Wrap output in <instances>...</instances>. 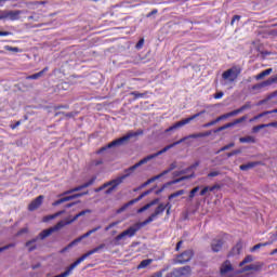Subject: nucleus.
I'll use <instances>...</instances> for the list:
<instances>
[{
	"instance_id": "f257e3e1",
	"label": "nucleus",
	"mask_w": 277,
	"mask_h": 277,
	"mask_svg": "<svg viewBox=\"0 0 277 277\" xmlns=\"http://www.w3.org/2000/svg\"><path fill=\"white\" fill-rule=\"evenodd\" d=\"M212 133H213V131H211V130L206 131V132L194 133V134L184 136L181 140H179L170 145H167L164 148L157 151L156 154H151V155L141 159L137 163L133 164L132 167L126 169L124 173L128 174L127 179H129V176H131V173L135 172V170H137V168H140V166H144V163H148V161L156 159V157H159V155H163V153H168V150H170V148H174V146H179V144H183V142H186V140H198V137H209L210 135H212Z\"/></svg>"
},
{
	"instance_id": "f03ea898",
	"label": "nucleus",
	"mask_w": 277,
	"mask_h": 277,
	"mask_svg": "<svg viewBox=\"0 0 277 277\" xmlns=\"http://www.w3.org/2000/svg\"><path fill=\"white\" fill-rule=\"evenodd\" d=\"M137 135H144V131L138 130L137 132H130V133L126 134L124 136L117 138V140L110 142L109 144H107L106 146L100 148L96 151V154L101 155L102 153H105V150H108V148H114L116 146H122V145L127 144V142H129V140H131V137H137Z\"/></svg>"
},
{
	"instance_id": "7ed1b4c3",
	"label": "nucleus",
	"mask_w": 277,
	"mask_h": 277,
	"mask_svg": "<svg viewBox=\"0 0 277 277\" xmlns=\"http://www.w3.org/2000/svg\"><path fill=\"white\" fill-rule=\"evenodd\" d=\"M144 226H147L146 224H144V221L130 226L128 229L123 230L121 234L115 237V246H120V242L118 241L124 239V237H135L137 232H140L141 228H144Z\"/></svg>"
},
{
	"instance_id": "20e7f679",
	"label": "nucleus",
	"mask_w": 277,
	"mask_h": 277,
	"mask_svg": "<svg viewBox=\"0 0 277 277\" xmlns=\"http://www.w3.org/2000/svg\"><path fill=\"white\" fill-rule=\"evenodd\" d=\"M128 176H129V174H123V175H121V176H119V177H117L115 180H111V181L103 184L98 188H95V193L98 194V192H103V189H106V187H109L111 185V187L106 190V194H111V192H114V189H116V187H118V185H121V183Z\"/></svg>"
},
{
	"instance_id": "39448f33",
	"label": "nucleus",
	"mask_w": 277,
	"mask_h": 277,
	"mask_svg": "<svg viewBox=\"0 0 277 277\" xmlns=\"http://www.w3.org/2000/svg\"><path fill=\"white\" fill-rule=\"evenodd\" d=\"M207 114V110H200L199 113L183 119L181 121L175 122L173 126L169 127L167 130H164V133H170V131H174L176 129H181V127H185V124H189L192 120H196V118H200V116Z\"/></svg>"
},
{
	"instance_id": "423d86ee",
	"label": "nucleus",
	"mask_w": 277,
	"mask_h": 277,
	"mask_svg": "<svg viewBox=\"0 0 277 277\" xmlns=\"http://www.w3.org/2000/svg\"><path fill=\"white\" fill-rule=\"evenodd\" d=\"M239 75H241V67L233 66L222 74V79H224V81H228L229 83H235V81H237L239 78Z\"/></svg>"
},
{
	"instance_id": "0eeeda50",
	"label": "nucleus",
	"mask_w": 277,
	"mask_h": 277,
	"mask_svg": "<svg viewBox=\"0 0 277 277\" xmlns=\"http://www.w3.org/2000/svg\"><path fill=\"white\" fill-rule=\"evenodd\" d=\"M96 230H101V226H97L89 232H87L85 234H83L82 236L76 238L75 240H72L68 246H66L65 248H63L60 253L64 254V252H68V250H70V248H74V246H77V243H81V241H83V239L90 237V235H93V233H96Z\"/></svg>"
},
{
	"instance_id": "6e6552de",
	"label": "nucleus",
	"mask_w": 277,
	"mask_h": 277,
	"mask_svg": "<svg viewBox=\"0 0 277 277\" xmlns=\"http://www.w3.org/2000/svg\"><path fill=\"white\" fill-rule=\"evenodd\" d=\"M67 223H65L64 221H60L58 223H56L55 226L50 227L48 229H43L39 236L37 237L38 239H47V237H51V235H53V233H57V230H61V228H64V226H66Z\"/></svg>"
},
{
	"instance_id": "1a4fd4ad",
	"label": "nucleus",
	"mask_w": 277,
	"mask_h": 277,
	"mask_svg": "<svg viewBox=\"0 0 277 277\" xmlns=\"http://www.w3.org/2000/svg\"><path fill=\"white\" fill-rule=\"evenodd\" d=\"M96 183V176H93L90 181L85 182L84 184L77 186L75 188H71L69 190L64 192L63 194L58 195V198H62V196H68L70 194H75V192H81V189H85Z\"/></svg>"
},
{
	"instance_id": "9d476101",
	"label": "nucleus",
	"mask_w": 277,
	"mask_h": 277,
	"mask_svg": "<svg viewBox=\"0 0 277 277\" xmlns=\"http://www.w3.org/2000/svg\"><path fill=\"white\" fill-rule=\"evenodd\" d=\"M172 170H176V162L171 163L170 167L167 170L162 171L160 174L155 175V176L150 177L149 180H147L142 185V187H146V186L150 185V183H155V181H159V179H161V176H166V174H170V172H172Z\"/></svg>"
},
{
	"instance_id": "9b49d317",
	"label": "nucleus",
	"mask_w": 277,
	"mask_h": 277,
	"mask_svg": "<svg viewBox=\"0 0 277 277\" xmlns=\"http://www.w3.org/2000/svg\"><path fill=\"white\" fill-rule=\"evenodd\" d=\"M166 211V207L163 203H159L158 207L155 209L154 213H151L145 221H143V224H150L151 222H155L159 217V215H163V212Z\"/></svg>"
},
{
	"instance_id": "f8f14e48",
	"label": "nucleus",
	"mask_w": 277,
	"mask_h": 277,
	"mask_svg": "<svg viewBox=\"0 0 277 277\" xmlns=\"http://www.w3.org/2000/svg\"><path fill=\"white\" fill-rule=\"evenodd\" d=\"M193 258H194V251L186 250L176 256L175 263H177L179 265H184V263H189V260Z\"/></svg>"
},
{
	"instance_id": "ddd939ff",
	"label": "nucleus",
	"mask_w": 277,
	"mask_h": 277,
	"mask_svg": "<svg viewBox=\"0 0 277 277\" xmlns=\"http://www.w3.org/2000/svg\"><path fill=\"white\" fill-rule=\"evenodd\" d=\"M88 193H79L70 196L62 197L52 203V207H60V205H64V202H70V200H75V198H81V196H85Z\"/></svg>"
},
{
	"instance_id": "4468645a",
	"label": "nucleus",
	"mask_w": 277,
	"mask_h": 277,
	"mask_svg": "<svg viewBox=\"0 0 277 277\" xmlns=\"http://www.w3.org/2000/svg\"><path fill=\"white\" fill-rule=\"evenodd\" d=\"M148 194H150V190H145L144 193H142L137 198L130 200L129 202L124 203L119 210L118 213H122V211H127V209H129V207L135 205L136 202H140V200H142V198H145V196H148Z\"/></svg>"
},
{
	"instance_id": "2eb2a0df",
	"label": "nucleus",
	"mask_w": 277,
	"mask_h": 277,
	"mask_svg": "<svg viewBox=\"0 0 277 277\" xmlns=\"http://www.w3.org/2000/svg\"><path fill=\"white\" fill-rule=\"evenodd\" d=\"M189 276H192V266L180 267L171 274V277H189Z\"/></svg>"
},
{
	"instance_id": "dca6fc26",
	"label": "nucleus",
	"mask_w": 277,
	"mask_h": 277,
	"mask_svg": "<svg viewBox=\"0 0 277 277\" xmlns=\"http://www.w3.org/2000/svg\"><path fill=\"white\" fill-rule=\"evenodd\" d=\"M273 83H277V75L272 77V78H268L267 80H265L261 83L254 84L252 87V90H263V88H267L269 85H273Z\"/></svg>"
},
{
	"instance_id": "f3484780",
	"label": "nucleus",
	"mask_w": 277,
	"mask_h": 277,
	"mask_svg": "<svg viewBox=\"0 0 277 277\" xmlns=\"http://www.w3.org/2000/svg\"><path fill=\"white\" fill-rule=\"evenodd\" d=\"M44 201V196L40 195L35 200H32L28 205V211H36V209H40L42 207V202Z\"/></svg>"
},
{
	"instance_id": "a211bd4d",
	"label": "nucleus",
	"mask_w": 277,
	"mask_h": 277,
	"mask_svg": "<svg viewBox=\"0 0 277 277\" xmlns=\"http://www.w3.org/2000/svg\"><path fill=\"white\" fill-rule=\"evenodd\" d=\"M235 268L233 267V264L230 261L226 260L220 268V274L221 276H226V274H230V272H234Z\"/></svg>"
},
{
	"instance_id": "6ab92c4d",
	"label": "nucleus",
	"mask_w": 277,
	"mask_h": 277,
	"mask_svg": "<svg viewBox=\"0 0 277 277\" xmlns=\"http://www.w3.org/2000/svg\"><path fill=\"white\" fill-rule=\"evenodd\" d=\"M246 109H252V104L250 102H247L245 105H242L240 108H237L233 111L227 113L229 118H233V116H239L242 111H246Z\"/></svg>"
},
{
	"instance_id": "aec40b11",
	"label": "nucleus",
	"mask_w": 277,
	"mask_h": 277,
	"mask_svg": "<svg viewBox=\"0 0 277 277\" xmlns=\"http://www.w3.org/2000/svg\"><path fill=\"white\" fill-rule=\"evenodd\" d=\"M269 127L277 128V121L255 126L252 128V133H259V131H261V129H269Z\"/></svg>"
},
{
	"instance_id": "412c9836",
	"label": "nucleus",
	"mask_w": 277,
	"mask_h": 277,
	"mask_svg": "<svg viewBox=\"0 0 277 277\" xmlns=\"http://www.w3.org/2000/svg\"><path fill=\"white\" fill-rule=\"evenodd\" d=\"M223 246H224L223 239H213L211 243V249L213 252H220Z\"/></svg>"
},
{
	"instance_id": "4be33fe9",
	"label": "nucleus",
	"mask_w": 277,
	"mask_h": 277,
	"mask_svg": "<svg viewBox=\"0 0 277 277\" xmlns=\"http://www.w3.org/2000/svg\"><path fill=\"white\" fill-rule=\"evenodd\" d=\"M21 14H23V11H8L6 21H18V18H21Z\"/></svg>"
},
{
	"instance_id": "5701e85b",
	"label": "nucleus",
	"mask_w": 277,
	"mask_h": 277,
	"mask_svg": "<svg viewBox=\"0 0 277 277\" xmlns=\"http://www.w3.org/2000/svg\"><path fill=\"white\" fill-rule=\"evenodd\" d=\"M215 189H220L219 184H215L213 186H206L200 190L199 196H207L208 192H215Z\"/></svg>"
},
{
	"instance_id": "b1692460",
	"label": "nucleus",
	"mask_w": 277,
	"mask_h": 277,
	"mask_svg": "<svg viewBox=\"0 0 277 277\" xmlns=\"http://www.w3.org/2000/svg\"><path fill=\"white\" fill-rule=\"evenodd\" d=\"M90 210H83L81 212H79L78 214H76L71 220L69 221H64V223L66 224V226H68L69 224H72V222H77V220H79V217L85 215V213H90Z\"/></svg>"
},
{
	"instance_id": "393cba45",
	"label": "nucleus",
	"mask_w": 277,
	"mask_h": 277,
	"mask_svg": "<svg viewBox=\"0 0 277 277\" xmlns=\"http://www.w3.org/2000/svg\"><path fill=\"white\" fill-rule=\"evenodd\" d=\"M44 72H49V67H44L41 71L30 75V76L26 77V79H28V80L40 79V77H43Z\"/></svg>"
},
{
	"instance_id": "a878e982",
	"label": "nucleus",
	"mask_w": 277,
	"mask_h": 277,
	"mask_svg": "<svg viewBox=\"0 0 277 277\" xmlns=\"http://www.w3.org/2000/svg\"><path fill=\"white\" fill-rule=\"evenodd\" d=\"M261 162H248L246 164H241L239 168L242 172H248V170H252V168H256Z\"/></svg>"
},
{
	"instance_id": "bb28decb",
	"label": "nucleus",
	"mask_w": 277,
	"mask_h": 277,
	"mask_svg": "<svg viewBox=\"0 0 277 277\" xmlns=\"http://www.w3.org/2000/svg\"><path fill=\"white\" fill-rule=\"evenodd\" d=\"M274 243V241H267V242H260L255 246H253L251 249H250V252H256V250H261V248H265L267 246H272Z\"/></svg>"
},
{
	"instance_id": "cd10ccee",
	"label": "nucleus",
	"mask_w": 277,
	"mask_h": 277,
	"mask_svg": "<svg viewBox=\"0 0 277 277\" xmlns=\"http://www.w3.org/2000/svg\"><path fill=\"white\" fill-rule=\"evenodd\" d=\"M241 250H243V242L239 240L232 249L230 254H241Z\"/></svg>"
},
{
	"instance_id": "c85d7f7f",
	"label": "nucleus",
	"mask_w": 277,
	"mask_h": 277,
	"mask_svg": "<svg viewBox=\"0 0 277 277\" xmlns=\"http://www.w3.org/2000/svg\"><path fill=\"white\" fill-rule=\"evenodd\" d=\"M240 144H256V138L254 136H243L239 138Z\"/></svg>"
},
{
	"instance_id": "c756f323",
	"label": "nucleus",
	"mask_w": 277,
	"mask_h": 277,
	"mask_svg": "<svg viewBox=\"0 0 277 277\" xmlns=\"http://www.w3.org/2000/svg\"><path fill=\"white\" fill-rule=\"evenodd\" d=\"M195 177H196V173H192L190 175H184L180 179L172 180L171 183H173V185H176V183H182V181H189V179H195Z\"/></svg>"
},
{
	"instance_id": "7c9ffc66",
	"label": "nucleus",
	"mask_w": 277,
	"mask_h": 277,
	"mask_svg": "<svg viewBox=\"0 0 277 277\" xmlns=\"http://www.w3.org/2000/svg\"><path fill=\"white\" fill-rule=\"evenodd\" d=\"M36 241H38V238H34L26 242V248H28V252H34V250L38 248V246H36Z\"/></svg>"
},
{
	"instance_id": "2f4dec72",
	"label": "nucleus",
	"mask_w": 277,
	"mask_h": 277,
	"mask_svg": "<svg viewBox=\"0 0 277 277\" xmlns=\"http://www.w3.org/2000/svg\"><path fill=\"white\" fill-rule=\"evenodd\" d=\"M274 69L268 68L256 75L254 78L256 81H261V79H264V77H267L268 75H272Z\"/></svg>"
},
{
	"instance_id": "473e14b6",
	"label": "nucleus",
	"mask_w": 277,
	"mask_h": 277,
	"mask_svg": "<svg viewBox=\"0 0 277 277\" xmlns=\"http://www.w3.org/2000/svg\"><path fill=\"white\" fill-rule=\"evenodd\" d=\"M66 213V210H61L52 215H48L43 217V222H50V220H55V217H60V215H64Z\"/></svg>"
},
{
	"instance_id": "72a5a7b5",
	"label": "nucleus",
	"mask_w": 277,
	"mask_h": 277,
	"mask_svg": "<svg viewBox=\"0 0 277 277\" xmlns=\"http://www.w3.org/2000/svg\"><path fill=\"white\" fill-rule=\"evenodd\" d=\"M130 96H134V101H137L138 98H146V96H148V91H145L144 93L133 91L130 93Z\"/></svg>"
},
{
	"instance_id": "f704fd0d",
	"label": "nucleus",
	"mask_w": 277,
	"mask_h": 277,
	"mask_svg": "<svg viewBox=\"0 0 277 277\" xmlns=\"http://www.w3.org/2000/svg\"><path fill=\"white\" fill-rule=\"evenodd\" d=\"M226 118H230L228 113H226L224 115H221L216 119L210 121V127H213V126L217 124V122H222V120H226Z\"/></svg>"
},
{
	"instance_id": "c9c22d12",
	"label": "nucleus",
	"mask_w": 277,
	"mask_h": 277,
	"mask_svg": "<svg viewBox=\"0 0 277 277\" xmlns=\"http://www.w3.org/2000/svg\"><path fill=\"white\" fill-rule=\"evenodd\" d=\"M153 263V259L143 260L137 266L136 269H146L148 265Z\"/></svg>"
},
{
	"instance_id": "e433bc0d",
	"label": "nucleus",
	"mask_w": 277,
	"mask_h": 277,
	"mask_svg": "<svg viewBox=\"0 0 277 277\" xmlns=\"http://www.w3.org/2000/svg\"><path fill=\"white\" fill-rule=\"evenodd\" d=\"M269 114H272L269 110L263 111V113L254 116L253 118H251L249 120V122H255V120H260V118H265V116H269Z\"/></svg>"
},
{
	"instance_id": "4c0bfd02",
	"label": "nucleus",
	"mask_w": 277,
	"mask_h": 277,
	"mask_svg": "<svg viewBox=\"0 0 277 277\" xmlns=\"http://www.w3.org/2000/svg\"><path fill=\"white\" fill-rule=\"evenodd\" d=\"M252 261H254V258L252 255H247L240 263H239V267H243V265L248 264V263H252Z\"/></svg>"
},
{
	"instance_id": "58836bf2",
	"label": "nucleus",
	"mask_w": 277,
	"mask_h": 277,
	"mask_svg": "<svg viewBox=\"0 0 277 277\" xmlns=\"http://www.w3.org/2000/svg\"><path fill=\"white\" fill-rule=\"evenodd\" d=\"M185 194V190L181 189V190H177L171 195H169V200H173V198H179V196H183Z\"/></svg>"
},
{
	"instance_id": "ea45409f",
	"label": "nucleus",
	"mask_w": 277,
	"mask_h": 277,
	"mask_svg": "<svg viewBox=\"0 0 277 277\" xmlns=\"http://www.w3.org/2000/svg\"><path fill=\"white\" fill-rule=\"evenodd\" d=\"M170 185H174V183H172V181L167 182L156 192V194H161L162 192L166 190L167 187H170Z\"/></svg>"
},
{
	"instance_id": "a19ab883",
	"label": "nucleus",
	"mask_w": 277,
	"mask_h": 277,
	"mask_svg": "<svg viewBox=\"0 0 277 277\" xmlns=\"http://www.w3.org/2000/svg\"><path fill=\"white\" fill-rule=\"evenodd\" d=\"M197 192H200V186H196L189 192L188 198L192 200L196 197Z\"/></svg>"
},
{
	"instance_id": "79ce46f5",
	"label": "nucleus",
	"mask_w": 277,
	"mask_h": 277,
	"mask_svg": "<svg viewBox=\"0 0 277 277\" xmlns=\"http://www.w3.org/2000/svg\"><path fill=\"white\" fill-rule=\"evenodd\" d=\"M263 264H251V272H261Z\"/></svg>"
},
{
	"instance_id": "37998d69",
	"label": "nucleus",
	"mask_w": 277,
	"mask_h": 277,
	"mask_svg": "<svg viewBox=\"0 0 277 277\" xmlns=\"http://www.w3.org/2000/svg\"><path fill=\"white\" fill-rule=\"evenodd\" d=\"M234 147H235V144H234V143H229V144L223 146V147L217 151V154H219V153H224V150H229V148H234Z\"/></svg>"
},
{
	"instance_id": "c03bdc74",
	"label": "nucleus",
	"mask_w": 277,
	"mask_h": 277,
	"mask_svg": "<svg viewBox=\"0 0 277 277\" xmlns=\"http://www.w3.org/2000/svg\"><path fill=\"white\" fill-rule=\"evenodd\" d=\"M16 247V243H9V245H6V246H4V247H1L0 248V252H5V250H10V248H15Z\"/></svg>"
},
{
	"instance_id": "a18cd8bd",
	"label": "nucleus",
	"mask_w": 277,
	"mask_h": 277,
	"mask_svg": "<svg viewBox=\"0 0 277 277\" xmlns=\"http://www.w3.org/2000/svg\"><path fill=\"white\" fill-rule=\"evenodd\" d=\"M27 233H29V228L24 227L16 233V237H21V235H25Z\"/></svg>"
},
{
	"instance_id": "49530a36",
	"label": "nucleus",
	"mask_w": 277,
	"mask_h": 277,
	"mask_svg": "<svg viewBox=\"0 0 277 277\" xmlns=\"http://www.w3.org/2000/svg\"><path fill=\"white\" fill-rule=\"evenodd\" d=\"M248 120V116H242L236 120H234L235 124H241V122H246Z\"/></svg>"
},
{
	"instance_id": "de8ad7c7",
	"label": "nucleus",
	"mask_w": 277,
	"mask_h": 277,
	"mask_svg": "<svg viewBox=\"0 0 277 277\" xmlns=\"http://www.w3.org/2000/svg\"><path fill=\"white\" fill-rule=\"evenodd\" d=\"M235 155H241V149H235L227 154V157H235Z\"/></svg>"
},
{
	"instance_id": "09e8293b",
	"label": "nucleus",
	"mask_w": 277,
	"mask_h": 277,
	"mask_svg": "<svg viewBox=\"0 0 277 277\" xmlns=\"http://www.w3.org/2000/svg\"><path fill=\"white\" fill-rule=\"evenodd\" d=\"M148 209H150V205H145V206H143L142 208H140L138 210H137V213H144V211H148Z\"/></svg>"
},
{
	"instance_id": "8fccbe9b",
	"label": "nucleus",
	"mask_w": 277,
	"mask_h": 277,
	"mask_svg": "<svg viewBox=\"0 0 277 277\" xmlns=\"http://www.w3.org/2000/svg\"><path fill=\"white\" fill-rule=\"evenodd\" d=\"M60 115L66 116V118H72L75 116V114H72V113H67V114L62 113V111L55 113V116H60Z\"/></svg>"
},
{
	"instance_id": "3c124183",
	"label": "nucleus",
	"mask_w": 277,
	"mask_h": 277,
	"mask_svg": "<svg viewBox=\"0 0 277 277\" xmlns=\"http://www.w3.org/2000/svg\"><path fill=\"white\" fill-rule=\"evenodd\" d=\"M0 21H8V11L0 12Z\"/></svg>"
},
{
	"instance_id": "603ef678",
	"label": "nucleus",
	"mask_w": 277,
	"mask_h": 277,
	"mask_svg": "<svg viewBox=\"0 0 277 277\" xmlns=\"http://www.w3.org/2000/svg\"><path fill=\"white\" fill-rule=\"evenodd\" d=\"M220 171H212V172H210L209 174H208V177L209 179H213V177H215V176H220Z\"/></svg>"
},
{
	"instance_id": "864d4df0",
	"label": "nucleus",
	"mask_w": 277,
	"mask_h": 277,
	"mask_svg": "<svg viewBox=\"0 0 277 277\" xmlns=\"http://www.w3.org/2000/svg\"><path fill=\"white\" fill-rule=\"evenodd\" d=\"M70 106L68 105H57V106H54V110L55 111H58V109H69Z\"/></svg>"
},
{
	"instance_id": "5fc2aeb1",
	"label": "nucleus",
	"mask_w": 277,
	"mask_h": 277,
	"mask_svg": "<svg viewBox=\"0 0 277 277\" xmlns=\"http://www.w3.org/2000/svg\"><path fill=\"white\" fill-rule=\"evenodd\" d=\"M223 96H224V92L220 91L213 95V98H215L216 101H220V98H222Z\"/></svg>"
},
{
	"instance_id": "6e6d98bb",
	"label": "nucleus",
	"mask_w": 277,
	"mask_h": 277,
	"mask_svg": "<svg viewBox=\"0 0 277 277\" xmlns=\"http://www.w3.org/2000/svg\"><path fill=\"white\" fill-rule=\"evenodd\" d=\"M198 166H200V161H196L190 167H188L187 170H189V171L196 170V168H198Z\"/></svg>"
},
{
	"instance_id": "4d7b16f0",
	"label": "nucleus",
	"mask_w": 277,
	"mask_h": 277,
	"mask_svg": "<svg viewBox=\"0 0 277 277\" xmlns=\"http://www.w3.org/2000/svg\"><path fill=\"white\" fill-rule=\"evenodd\" d=\"M142 47H144V39H140L138 42L136 43L135 48L136 49H142Z\"/></svg>"
},
{
	"instance_id": "13d9d810",
	"label": "nucleus",
	"mask_w": 277,
	"mask_h": 277,
	"mask_svg": "<svg viewBox=\"0 0 277 277\" xmlns=\"http://www.w3.org/2000/svg\"><path fill=\"white\" fill-rule=\"evenodd\" d=\"M235 21H241V16L239 15H234L230 22V25H235Z\"/></svg>"
},
{
	"instance_id": "bf43d9fd",
	"label": "nucleus",
	"mask_w": 277,
	"mask_h": 277,
	"mask_svg": "<svg viewBox=\"0 0 277 277\" xmlns=\"http://www.w3.org/2000/svg\"><path fill=\"white\" fill-rule=\"evenodd\" d=\"M5 50L6 51H14V53H18V48H13V47L6 45Z\"/></svg>"
},
{
	"instance_id": "052dcab7",
	"label": "nucleus",
	"mask_w": 277,
	"mask_h": 277,
	"mask_svg": "<svg viewBox=\"0 0 277 277\" xmlns=\"http://www.w3.org/2000/svg\"><path fill=\"white\" fill-rule=\"evenodd\" d=\"M221 131H226V126L219 127L213 133H220Z\"/></svg>"
},
{
	"instance_id": "680f3d73",
	"label": "nucleus",
	"mask_w": 277,
	"mask_h": 277,
	"mask_svg": "<svg viewBox=\"0 0 277 277\" xmlns=\"http://www.w3.org/2000/svg\"><path fill=\"white\" fill-rule=\"evenodd\" d=\"M159 203V199H154V200H151L149 203H147V205H149V208L150 207H155V205H158Z\"/></svg>"
},
{
	"instance_id": "e2e57ef3",
	"label": "nucleus",
	"mask_w": 277,
	"mask_h": 277,
	"mask_svg": "<svg viewBox=\"0 0 277 277\" xmlns=\"http://www.w3.org/2000/svg\"><path fill=\"white\" fill-rule=\"evenodd\" d=\"M181 246H183V240H180V241L176 243L175 252H179V250H181Z\"/></svg>"
},
{
	"instance_id": "0e129e2a",
	"label": "nucleus",
	"mask_w": 277,
	"mask_h": 277,
	"mask_svg": "<svg viewBox=\"0 0 277 277\" xmlns=\"http://www.w3.org/2000/svg\"><path fill=\"white\" fill-rule=\"evenodd\" d=\"M242 272H252V264L245 266Z\"/></svg>"
},
{
	"instance_id": "69168bd1",
	"label": "nucleus",
	"mask_w": 277,
	"mask_h": 277,
	"mask_svg": "<svg viewBox=\"0 0 277 277\" xmlns=\"http://www.w3.org/2000/svg\"><path fill=\"white\" fill-rule=\"evenodd\" d=\"M17 127H21V121H16L15 124H11L10 128L14 131Z\"/></svg>"
},
{
	"instance_id": "338daca9",
	"label": "nucleus",
	"mask_w": 277,
	"mask_h": 277,
	"mask_svg": "<svg viewBox=\"0 0 277 277\" xmlns=\"http://www.w3.org/2000/svg\"><path fill=\"white\" fill-rule=\"evenodd\" d=\"M237 124L235 123V121L226 123L225 124V129H230L232 127H236Z\"/></svg>"
},
{
	"instance_id": "774afa93",
	"label": "nucleus",
	"mask_w": 277,
	"mask_h": 277,
	"mask_svg": "<svg viewBox=\"0 0 277 277\" xmlns=\"http://www.w3.org/2000/svg\"><path fill=\"white\" fill-rule=\"evenodd\" d=\"M3 36H12V32H10V31H1L0 30V37H3Z\"/></svg>"
}]
</instances>
